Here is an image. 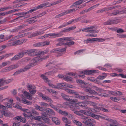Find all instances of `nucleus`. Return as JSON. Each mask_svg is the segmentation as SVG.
<instances>
[{
	"label": "nucleus",
	"instance_id": "393cba45",
	"mask_svg": "<svg viewBox=\"0 0 126 126\" xmlns=\"http://www.w3.org/2000/svg\"><path fill=\"white\" fill-rule=\"evenodd\" d=\"M85 108L89 111L86 110V115L91 116L93 113L91 112L90 111H92L93 109L88 107H86Z\"/></svg>",
	"mask_w": 126,
	"mask_h": 126
},
{
	"label": "nucleus",
	"instance_id": "13d9d810",
	"mask_svg": "<svg viewBox=\"0 0 126 126\" xmlns=\"http://www.w3.org/2000/svg\"><path fill=\"white\" fill-rule=\"evenodd\" d=\"M48 84L50 87H52V88L57 89V86H55V85H54L50 83L48 81Z\"/></svg>",
	"mask_w": 126,
	"mask_h": 126
},
{
	"label": "nucleus",
	"instance_id": "f704fd0d",
	"mask_svg": "<svg viewBox=\"0 0 126 126\" xmlns=\"http://www.w3.org/2000/svg\"><path fill=\"white\" fill-rule=\"evenodd\" d=\"M62 120L63 121L66 123V124H71V121L70 120H68L66 118L64 117H63L62 118Z\"/></svg>",
	"mask_w": 126,
	"mask_h": 126
},
{
	"label": "nucleus",
	"instance_id": "09e8293b",
	"mask_svg": "<svg viewBox=\"0 0 126 126\" xmlns=\"http://www.w3.org/2000/svg\"><path fill=\"white\" fill-rule=\"evenodd\" d=\"M112 124H110V126H117L116 125H115L117 124V122L115 120H113L110 123Z\"/></svg>",
	"mask_w": 126,
	"mask_h": 126
},
{
	"label": "nucleus",
	"instance_id": "39448f33",
	"mask_svg": "<svg viewBox=\"0 0 126 126\" xmlns=\"http://www.w3.org/2000/svg\"><path fill=\"white\" fill-rule=\"evenodd\" d=\"M85 5H84L80 6V7H74V8L73 9H71L68 10H67L65 11L62 13L58 15L57 16V17H59L61 16H62L64 15L67 14L69 13H71L72 12H74L76 11L77 10L79 9L83 8Z\"/></svg>",
	"mask_w": 126,
	"mask_h": 126
},
{
	"label": "nucleus",
	"instance_id": "a878e982",
	"mask_svg": "<svg viewBox=\"0 0 126 126\" xmlns=\"http://www.w3.org/2000/svg\"><path fill=\"white\" fill-rule=\"evenodd\" d=\"M65 90L67 93L71 94H77V92L75 91L72 90L70 89H65Z\"/></svg>",
	"mask_w": 126,
	"mask_h": 126
},
{
	"label": "nucleus",
	"instance_id": "680f3d73",
	"mask_svg": "<svg viewBox=\"0 0 126 126\" xmlns=\"http://www.w3.org/2000/svg\"><path fill=\"white\" fill-rule=\"evenodd\" d=\"M87 103L89 104L90 105L93 106L94 107L97 105V104L95 102L91 101H89Z\"/></svg>",
	"mask_w": 126,
	"mask_h": 126
},
{
	"label": "nucleus",
	"instance_id": "5701e85b",
	"mask_svg": "<svg viewBox=\"0 0 126 126\" xmlns=\"http://www.w3.org/2000/svg\"><path fill=\"white\" fill-rule=\"evenodd\" d=\"M75 104L77 106H78L82 108L86 107L87 106V103L84 102H77Z\"/></svg>",
	"mask_w": 126,
	"mask_h": 126
},
{
	"label": "nucleus",
	"instance_id": "aec40b11",
	"mask_svg": "<svg viewBox=\"0 0 126 126\" xmlns=\"http://www.w3.org/2000/svg\"><path fill=\"white\" fill-rule=\"evenodd\" d=\"M91 119L90 118L86 121H83V122L87 126H95L94 124L91 122Z\"/></svg>",
	"mask_w": 126,
	"mask_h": 126
},
{
	"label": "nucleus",
	"instance_id": "e433bc0d",
	"mask_svg": "<svg viewBox=\"0 0 126 126\" xmlns=\"http://www.w3.org/2000/svg\"><path fill=\"white\" fill-rule=\"evenodd\" d=\"M119 6H114L110 7H105L106 11L110 10L119 7Z\"/></svg>",
	"mask_w": 126,
	"mask_h": 126
},
{
	"label": "nucleus",
	"instance_id": "412c9836",
	"mask_svg": "<svg viewBox=\"0 0 126 126\" xmlns=\"http://www.w3.org/2000/svg\"><path fill=\"white\" fill-rule=\"evenodd\" d=\"M73 97L66 95L64 98V99L71 103L73 102L75 103L76 101L75 100L72 99Z\"/></svg>",
	"mask_w": 126,
	"mask_h": 126
},
{
	"label": "nucleus",
	"instance_id": "2f4dec72",
	"mask_svg": "<svg viewBox=\"0 0 126 126\" xmlns=\"http://www.w3.org/2000/svg\"><path fill=\"white\" fill-rule=\"evenodd\" d=\"M43 120L47 124L51 125V121L48 118H46L43 117Z\"/></svg>",
	"mask_w": 126,
	"mask_h": 126
},
{
	"label": "nucleus",
	"instance_id": "2eb2a0df",
	"mask_svg": "<svg viewBox=\"0 0 126 126\" xmlns=\"http://www.w3.org/2000/svg\"><path fill=\"white\" fill-rule=\"evenodd\" d=\"M119 22L118 19L113 20H109L104 23V25H110L114 24H117Z\"/></svg>",
	"mask_w": 126,
	"mask_h": 126
},
{
	"label": "nucleus",
	"instance_id": "338daca9",
	"mask_svg": "<svg viewBox=\"0 0 126 126\" xmlns=\"http://www.w3.org/2000/svg\"><path fill=\"white\" fill-rule=\"evenodd\" d=\"M16 41L17 45L22 44L23 42V41L22 40H17Z\"/></svg>",
	"mask_w": 126,
	"mask_h": 126
},
{
	"label": "nucleus",
	"instance_id": "0e129e2a",
	"mask_svg": "<svg viewBox=\"0 0 126 126\" xmlns=\"http://www.w3.org/2000/svg\"><path fill=\"white\" fill-rule=\"evenodd\" d=\"M50 43V42L49 41H45L44 42H42V44H43V46L47 45H49Z\"/></svg>",
	"mask_w": 126,
	"mask_h": 126
},
{
	"label": "nucleus",
	"instance_id": "49530a36",
	"mask_svg": "<svg viewBox=\"0 0 126 126\" xmlns=\"http://www.w3.org/2000/svg\"><path fill=\"white\" fill-rule=\"evenodd\" d=\"M58 112L59 113L64 115L67 116L68 115V113L65 111L59 110Z\"/></svg>",
	"mask_w": 126,
	"mask_h": 126
},
{
	"label": "nucleus",
	"instance_id": "c9c22d12",
	"mask_svg": "<svg viewBox=\"0 0 126 126\" xmlns=\"http://www.w3.org/2000/svg\"><path fill=\"white\" fill-rule=\"evenodd\" d=\"M65 83H60L57 84V89H60L63 87H65Z\"/></svg>",
	"mask_w": 126,
	"mask_h": 126
},
{
	"label": "nucleus",
	"instance_id": "de8ad7c7",
	"mask_svg": "<svg viewBox=\"0 0 126 126\" xmlns=\"http://www.w3.org/2000/svg\"><path fill=\"white\" fill-rule=\"evenodd\" d=\"M108 94H111V95L114 96H115L117 94L116 92V91H108Z\"/></svg>",
	"mask_w": 126,
	"mask_h": 126
},
{
	"label": "nucleus",
	"instance_id": "bf43d9fd",
	"mask_svg": "<svg viewBox=\"0 0 126 126\" xmlns=\"http://www.w3.org/2000/svg\"><path fill=\"white\" fill-rule=\"evenodd\" d=\"M94 109L96 111H99L100 110H101V108H100L99 107H98L96 106H94Z\"/></svg>",
	"mask_w": 126,
	"mask_h": 126
},
{
	"label": "nucleus",
	"instance_id": "7ed1b4c3",
	"mask_svg": "<svg viewBox=\"0 0 126 126\" xmlns=\"http://www.w3.org/2000/svg\"><path fill=\"white\" fill-rule=\"evenodd\" d=\"M60 2L61 1H58L53 2L52 3H49L48 2L39 5L37 6L35 8L31 9L26 12L24 13V19L25 18H26L27 17H28L30 16V15H26L27 14H29L39 9L44 7L45 6H47L48 4V6H50L55 5L57 4L60 3Z\"/></svg>",
	"mask_w": 126,
	"mask_h": 126
},
{
	"label": "nucleus",
	"instance_id": "c85d7f7f",
	"mask_svg": "<svg viewBox=\"0 0 126 126\" xmlns=\"http://www.w3.org/2000/svg\"><path fill=\"white\" fill-rule=\"evenodd\" d=\"M38 94L40 97H42L43 99L47 101L49 98L48 96L43 94L42 93H39Z\"/></svg>",
	"mask_w": 126,
	"mask_h": 126
},
{
	"label": "nucleus",
	"instance_id": "f257e3e1",
	"mask_svg": "<svg viewBox=\"0 0 126 126\" xmlns=\"http://www.w3.org/2000/svg\"><path fill=\"white\" fill-rule=\"evenodd\" d=\"M36 50V49H33L28 51L27 53L30 56H34L36 55H37V56L31 60V63L29 64L24 68V71L27 70L30 67L34 66L37 64L38 62L48 58V56H46L45 57H42L41 56L42 54H46L48 52V50H47L46 51H39L38 52H37Z\"/></svg>",
	"mask_w": 126,
	"mask_h": 126
},
{
	"label": "nucleus",
	"instance_id": "7c9ffc66",
	"mask_svg": "<svg viewBox=\"0 0 126 126\" xmlns=\"http://www.w3.org/2000/svg\"><path fill=\"white\" fill-rule=\"evenodd\" d=\"M94 88L96 91L100 93H105L106 91V90L99 88L96 86H94Z\"/></svg>",
	"mask_w": 126,
	"mask_h": 126
},
{
	"label": "nucleus",
	"instance_id": "4be33fe9",
	"mask_svg": "<svg viewBox=\"0 0 126 126\" xmlns=\"http://www.w3.org/2000/svg\"><path fill=\"white\" fill-rule=\"evenodd\" d=\"M24 89L23 88H20L18 89V92L19 93L18 94L19 96L21 98H22V101L23 102H24V100L23 98L24 97Z\"/></svg>",
	"mask_w": 126,
	"mask_h": 126
},
{
	"label": "nucleus",
	"instance_id": "603ef678",
	"mask_svg": "<svg viewBox=\"0 0 126 126\" xmlns=\"http://www.w3.org/2000/svg\"><path fill=\"white\" fill-rule=\"evenodd\" d=\"M67 75L70 76H74V78H77L78 77V75L77 74L73 73L72 72H69L67 74Z\"/></svg>",
	"mask_w": 126,
	"mask_h": 126
},
{
	"label": "nucleus",
	"instance_id": "1a4fd4ad",
	"mask_svg": "<svg viewBox=\"0 0 126 126\" xmlns=\"http://www.w3.org/2000/svg\"><path fill=\"white\" fill-rule=\"evenodd\" d=\"M87 0H79L78 1H76L70 7V8H72L73 7H80V6L82 5H85L84 6V7L86 5V4H82V5L80 6H78V5H79L81 4L82 3L85 2Z\"/></svg>",
	"mask_w": 126,
	"mask_h": 126
},
{
	"label": "nucleus",
	"instance_id": "72a5a7b5",
	"mask_svg": "<svg viewBox=\"0 0 126 126\" xmlns=\"http://www.w3.org/2000/svg\"><path fill=\"white\" fill-rule=\"evenodd\" d=\"M47 101L49 103V105L51 107L54 109L55 107V105L52 104L53 101L50 98H49L48 99Z\"/></svg>",
	"mask_w": 126,
	"mask_h": 126
},
{
	"label": "nucleus",
	"instance_id": "b1692460",
	"mask_svg": "<svg viewBox=\"0 0 126 126\" xmlns=\"http://www.w3.org/2000/svg\"><path fill=\"white\" fill-rule=\"evenodd\" d=\"M52 120L56 125H59L60 124L61 122L59 119L55 117L52 118Z\"/></svg>",
	"mask_w": 126,
	"mask_h": 126
},
{
	"label": "nucleus",
	"instance_id": "6e6552de",
	"mask_svg": "<svg viewBox=\"0 0 126 126\" xmlns=\"http://www.w3.org/2000/svg\"><path fill=\"white\" fill-rule=\"evenodd\" d=\"M55 71V70L54 69L52 71L48 72L45 74H42L41 75L40 77L44 80L45 82H47L48 81V79L46 77V76H48L52 75L54 73L56 72V71Z\"/></svg>",
	"mask_w": 126,
	"mask_h": 126
},
{
	"label": "nucleus",
	"instance_id": "c03bdc74",
	"mask_svg": "<svg viewBox=\"0 0 126 126\" xmlns=\"http://www.w3.org/2000/svg\"><path fill=\"white\" fill-rule=\"evenodd\" d=\"M21 27V26H18L17 27H16L14 29L12 30L11 31V32H17L18 30H19V29H20V28Z\"/></svg>",
	"mask_w": 126,
	"mask_h": 126
},
{
	"label": "nucleus",
	"instance_id": "9b49d317",
	"mask_svg": "<svg viewBox=\"0 0 126 126\" xmlns=\"http://www.w3.org/2000/svg\"><path fill=\"white\" fill-rule=\"evenodd\" d=\"M39 16H37L28 19H24V22H27L29 24L33 23L37 21L36 20H35V19L38 17Z\"/></svg>",
	"mask_w": 126,
	"mask_h": 126
},
{
	"label": "nucleus",
	"instance_id": "69168bd1",
	"mask_svg": "<svg viewBox=\"0 0 126 126\" xmlns=\"http://www.w3.org/2000/svg\"><path fill=\"white\" fill-rule=\"evenodd\" d=\"M35 116L32 115V114L30 113L29 114L28 117L31 119V120H33L34 119L35 120Z\"/></svg>",
	"mask_w": 126,
	"mask_h": 126
},
{
	"label": "nucleus",
	"instance_id": "423d86ee",
	"mask_svg": "<svg viewBox=\"0 0 126 126\" xmlns=\"http://www.w3.org/2000/svg\"><path fill=\"white\" fill-rule=\"evenodd\" d=\"M97 28V27L95 26H93L83 29L82 31L90 33H97L98 31L95 30Z\"/></svg>",
	"mask_w": 126,
	"mask_h": 126
},
{
	"label": "nucleus",
	"instance_id": "8fccbe9b",
	"mask_svg": "<svg viewBox=\"0 0 126 126\" xmlns=\"http://www.w3.org/2000/svg\"><path fill=\"white\" fill-rule=\"evenodd\" d=\"M74 44V42L73 41H71L69 42H67L65 43V45H67L69 46L73 45Z\"/></svg>",
	"mask_w": 126,
	"mask_h": 126
},
{
	"label": "nucleus",
	"instance_id": "79ce46f5",
	"mask_svg": "<svg viewBox=\"0 0 126 126\" xmlns=\"http://www.w3.org/2000/svg\"><path fill=\"white\" fill-rule=\"evenodd\" d=\"M110 99L112 101L115 102H117L119 100L118 97H110Z\"/></svg>",
	"mask_w": 126,
	"mask_h": 126
},
{
	"label": "nucleus",
	"instance_id": "58836bf2",
	"mask_svg": "<svg viewBox=\"0 0 126 126\" xmlns=\"http://www.w3.org/2000/svg\"><path fill=\"white\" fill-rule=\"evenodd\" d=\"M105 75L104 76H102L101 75H100L97 78V79H99L100 80H102L104 79H105L107 76V75L105 74Z\"/></svg>",
	"mask_w": 126,
	"mask_h": 126
},
{
	"label": "nucleus",
	"instance_id": "864d4df0",
	"mask_svg": "<svg viewBox=\"0 0 126 126\" xmlns=\"http://www.w3.org/2000/svg\"><path fill=\"white\" fill-rule=\"evenodd\" d=\"M42 42H38L33 44V46L35 47H41L43 46Z\"/></svg>",
	"mask_w": 126,
	"mask_h": 126
},
{
	"label": "nucleus",
	"instance_id": "4d7b16f0",
	"mask_svg": "<svg viewBox=\"0 0 126 126\" xmlns=\"http://www.w3.org/2000/svg\"><path fill=\"white\" fill-rule=\"evenodd\" d=\"M86 36H90L92 37H96L97 36V35L94 33H89L86 35Z\"/></svg>",
	"mask_w": 126,
	"mask_h": 126
},
{
	"label": "nucleus",
	"instance_id": "a18cd8bd",
	"mask_svg": "<svg viewBox=\"0 0 126 126\" xmlns=\"http://www.w3.org/2000/svg\"><path fill=\"white\" fill-rule=\"evenodd\" d=\"M24 71V69H20L19 70H18V71H16V72H15L13 74V75L14 76H16L18 74L21 73H22L23 71Z\"/></svg>",
	"mask_w": 126,
	"mask_h": 126
},
{
	"label": "nucleus",
	"instance_id": "20e7f679",
	"mask_svg": "<svg viewBox=\"0 0 126 126\" xmlns=\"http://www.w3.org/2000/svg\"><path fill=\"white\" fill-rule=\"evenodd\" d=\"M27 86L30 94L26 91H24V98L31 100L32 99V95L31 94H34L36 93V87L34 85L29 83L27 84Z\"/></svg>",
	"mask_w": 126,
	"mask_h": 126
},
{
	"label": "nucleus",
	"instance_id": "bb28decb",
	"mask_svg": "<svg viewBox=\"0 0 126 126\" xmlns=\"http://www.w3.org/2000/svg\"><path fill=\"white\" fill-rule=\"evenodd\" d=\"M13 120H20V122H24V118L22 117L21 116H16L13 118Z\"/></svg>",
	"mask_w": 126,
	"mask_h": 126
},
{
	"label": "nucleus",
	"instance_id": "a19ab883",
	"mask_svg": "<svg viewBox=\"0 0 126 126\" xmlns=\"http://www.w3.org/2000/svg\"><path fill=\"white\" fill-rule=\"evenodd\" d=\"M73 122L76 125L79 126H81L82 125V123L78 121L75 120H73Z\"/></svg>",
	"mask_w": 126,
	"mask_h": 126
},
{
	"label": "nucleus",
	"instance_id": "ddd939ff",
	"mask_svg": "<svg viewBox=\"0 0 126 126\" xmlns=\"http://www.w3.org/2000/svg\"><path fill=\"white\" fill-rule=\"evenodd\" d=\"M24 55V52H22L15 55L11 59V61L17 60L22 58Z\"/></svg>",
	"mask_w": 126,
	"mask_h": 126
},
{
	"label": "nucleus",
	"instance_id": "cd10ccee",
	"mask_svg": "<svg viewBox=\"0 0 126 126\" xmlns=\"http://www.w3.org/2000/svg\"><path fill=\"white\" fill-rule=\"evenodd\" d=\"M121 11H119L117 10H115L114 12L110 14H109V16H115L118 14H121Z\"/></svg>",
	"mask_w": 126,
	"mask_h": 126
},
{
	"label": "nucleus",
	"instance_id": "dca6fc26",
	"mask_svg": "<svg viewBox=\"0 0 126 126\" xmlns=\"http://www.w3.org/2000/svg\"><path fill=\"white\" fill-rule=\"evenodd\" d=\"M69 103H66L65 104L69 106L70 110L73 111H75L76 109H79V107L78 106H77L76 104H69Z\"/></svg>",
	"mask_w": 126,
	"mask_h": 126
},
{
	"label": "nucleus",
	"instance_id": "6e6d98bb",
	"mask_svg": "<svg viewBox=\"0 0 126 126\" xmlns=\"http://www.w3.org/2000/svg\"><path fill=\"white\" fill-rule=\"evenodd\" d=\"M106 8L105 7L97 11V13H101L105 11H106Z\"/></svg>",
	"mask_w": 126,
	"mask_h": 126
},
{
	"label": "nucleus",
	"instance_id": "9d476101",
	"mask_svg": "<svg viewBox=\"0 0 126 126\" xmlns=\"http://www.w3.org/2000/svg\"><path fill=\"white\" fill-rule=\"evenodd\" d=\"M98 72V70H84L81 71L80 74H86L89 75L92 74L93 73H97Z\"/></svg>",
	"mask_w": 126,
	"mask_h": 126
},
{
	"label": "nucleus",
	"instance_id": "4c0bfd02",
	"mask_svg": "<svg viewBox=\"0 0 126 126\" xmlns=\"http://www.w3.org/2000/svg\"><path fill=\"white\" fill-rule=\"evenodd\" d=\"M34 107L36 110H38L42 111L44 110V108L43 107H40L36 104L35 105Z\"/></svg>",
	"mask_w": 126,
	"mask_h": 126
},
{
	"label": "nucleus",
	"instance_id": "0eeeda50",
	"mask_svg": "<svg viewBox=\"0 0 126 126\" xmlns=\"http://www.w3.org/2000/svg\"><path fill=\"white\" fill-rule=\"evenodd\" d=\"M66 48H58L55 49H54L51 51L50 52L52 53H58L57 55L56 56H60L62 55L63 53L62 52L65 51Z\"/></svg>",
	"mask_w": 126,
	"mask_h": 126
},
{
	"label": "nucleus",
	"instance_id": "f03ea898",
	"mask_svg": "<svg viewBox=\"0 0 126 126\" xmlns=\"http://www.w3.org/2000/svg\"><path fill=\"white\" fill-rule=\"evenodd\" d=\"M76 81L78 83L83 84L84 86L82 87L83 88L84 90L86 92H88L91 94H94L95 95H98L99 96L105 97H109L110 96L109 94L106 93H104L103 94L102 93H98L94 90L91 89L90 88L88 87V86L89 85V84H88L84 83L82 80L77 79L76 80Z\"/></svg>",
	"mask_w": 126,
	"mask_h": 126
},
{
	"label": "nucleus",
	"instance_id": "c756f323",
	"mask_svg": "<svg viewBox=\"0 0 126 126\" xmlns=\"http://www.w3.org/2000/svg\"><path fill=\"white\" fill-rule=\"evenodd\" d=\"M17 10L16 9H14L11 10L10 11H9L3 13H1V16H3L7 15L13 12L16 11Z\"/></svg>",
	"mask_w": 126,
	"mask_h": 126
},
{
	"label": "nucleus",
	"instance_id": "4468645a",
	"mask_svg": "<svg viewBox=\"0 0 126 126\" xmlns=\"http://www.w3.org/2000/svg\"><path fill=\"white\" fill-rule=\"evenodd\" d=\"M18 66L17 64H13L9 66L8 67H6L4 69V71L5 72L8 71L13 69H15Z\"/></svg>",
	"mask_w": 126,
	"mask_h": 126
},
{
	"label": "nucleus",
	"instance_id": "5fc2aeb1",
	"mask_svg": "<svg viewBox=\"0 0 126 126\" xmlns=\"http://www.w3.org/2000/svg\"><path fill=\"white\" fill-rule=\"evenodd\" d=\"M42 114V117H44L46 118L48 115V114L45 112H42L41 113Z\"/></svg>",
	"mask_w": 126,
	"mask_h": 126
},
{
	"label": "nucleus",
	"instance_id": "ea45409f",
	"mask_svg": "<svg viewBox=\"0 0 126 126\" xmlns=\"http://www.w3.org/2000/svg\"><path fill=\"white\" fill-rule=\"evenodd\" d=\"M32 113L33 114V115L34 116H36L39 115V113L36 111L35 109H32Z\"/></svg>",
	"mask_w": 126,
	"mask_h": 126
},
{
	"label": "nucleus",
	"instance_id": "f8f14e48",
	"mask_svg": "<svg viewBox=\"0 0 126 126\" xmlns=\"http://www.w3.org/2000/svg\"><path fill=\"white\" fill-rule=\"evenodd\" d=\"M49 27L48 26L44 27L41 30H42V31L41 32L36 31L35 32L32 33V37H34L44 33V32H43V31H45L46 30L48 29Z\"/></svg>",
	"mask_w": 126,
	"mask_h": 126
},
{
	"label": "nucleus",
	"instance_id": "37998d69",
	"mask_svg": "<svg viewBox=\"0 0 126 126\" xmlns=\"http://www.w3.org/2000/svg\"><path fill=\"white\" fill-rule=\"evenodd\" d=\"M9 46H16L17 45L16 41H13L11 42L8 44Z\"/></svg>",
	"mask_w": 126,
	"mask_h": 126
},
{
	"label": "nucleus",
	"instance_id": "6ab92c4d",
	"mask_svg": "<svg viewBox=\"0 0 126 126\" xmlns=\"http://www.w3.org/2000/svg\"><path fill=\"white\" fill-rule=\"evenodd\" d=\"M73 38L72 37H65L59 38L58 39V41L61 42H63L64 41H70L71 40H73Z\"/></svg>",
	"mask_w": 126,
	"mask_h": 126
},
{
	"label": "nucleus",
	"instance_id": "3c124183",
	"mask_svg": "<svg viewBox=\"0 0 126 126\" xmlns=\"http://www.w3.org/2000/svg\"><path fill=\"white\" fill-rule=\"evenodd\" d=\"M63 79L67 81H71L72 80V78L71 77L68 76H64Z\"/></svg>",
	"mask_w": 126,
	"mask_h": 126
},
{
	"label": "nucleus",
	"instance_id": "473e14b6",
	"mask_svg": "<svg viewBox=\"0 0 126 126\" xmlns=\"http://www.w3.org/2000/svg\"><path fill=\"white\" fill-rule=\"evenodd\" d=\"M13 53H10L9 54H5L4 55L0 56V59L2 60L5 57L6 58L8 57L11 55H12L13 54Z\"/></svg>",
	"mask_w": 126,
	"mask_h": 126
},
{
	"label": "nucleus",
	"instance_id": "f3484780",
	"mask_svg": "<svg viewBox=\"0 0 126 126\" xmlns=\"http://www.w3.org/2000/svg\"><path fill=\"white\" fill-rule=\"evenodd\" d=\"M77 94H75V97L78 99H81L82 100H88V95H86V96H84L78 94L77 92Z\"/></svg>",
	"mask_w": 126,
	"mask_h": 126
},
{
	"label": "nucleus",
	"instance_id": "e2e57ef3",
	"mask_svg": "<svg viewBox=\"0 0 126 126\" xmlns=\"http://www.w3.org/2000/svg\"><path fill=\"white\" fill-rule=\"evenodd\" d=\"M13 80V79H11L7 80H6L5 81L4 80V82L6 84H7L12 81Z\"/></svg>",
	"mask_w": 126,
	"mask_h": 126
},
{
	"label": "nucleus",
	"instance_id": "a211bd4d",
	"mask_svg": "<svg viewBox=\"0 0 126 126\" xmlns=\"http://www.w3.org/2000/svg\"><path fill=\"white\" fill-rule=\"evenodd\" d=\"M63 35V34L61 32L59 33H50V36L52 37H50V38H52L59 37Z\"/></svg>",
	"mask_w": 126,
	"mask_h": 126
},
{
	"label": "nucleus",
	"instance_id": "774afa93",
	"mask_svg": "<svg viewBox=\"0 0 126 126\" xmlns=\"http://www.w3.org/2000/svg\"><path fill=\"white\" fill-rule=\"evenodd\" d=\"M20 124V122L18 121L14 122L13 124V126H18Z\"/></svg>",
	"mask_w": 126,
	"mask_h": 126
},
{
	"label": "nucleus",
	"instance_id": "052dcab7",
	"mask_svg": "<svg viewBox=\"0 0 126 126\" xmlns=\"http://www.w3.org/2000/svg\"><path fill=\"white\" fill-rule=\"evenodd\" d=\"M42 120H43V117H42L41 116H37L35 117V120L40 121Z\"/></svg>",
	"mask_w": 126,
	"mask_h": 126
}]
</instances>
